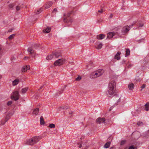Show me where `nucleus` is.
Masks as SVG:
<instances>
[{
	"mask_svg": "<svg viewBox=\"0 0 149 149\" xmlns=\"http://www.w3.org/2000/svg\"><path fill=\"white\" fill-rule=\"evenodd\" d=\"M116 87V83L115 81L114 80L111 81L109 85L108 93H107L108 96L111 97L115 95Z\"/></svg>",
	"mask_w": 149,
	"mask_h": 149,
	"instance_id": "nucleus-1",
	"label": "nucleus"
},
{
	"mask_svg": "<svg viewBox=\"0 0 149 149\" xmlns=\"http://www.w3.org/2000/svg\"><path fill=\"white\" fill-rule=\"evenodd\" d=\"M41 139L39 136L33 137L31 139L26 140L25 141V144L29 145H33L38 142Z\"/></svg>",
	"mask_w": 149,
	"mask_h": 149,
	"instance_id": "nucleus-2",
	"label": "nucleus"
},
{
	"mask_svg": "<svg viewBox=\"0 0 149 149\" xmlns=\"http://www.w3.org/2000/svg\"><path fill=\"white\" fill-rule=\"evenodd\" d=\"M104 72L103 70H98L95 72H92L90 75V77L91 78H94L99 77L103 74Z\"/></svg>",
	"mask_w": 149,
	"mask_h": 149,
	"instance_id": "nucleus-3",
	"label": "nucleus"
},
{
	"mask_svg": "<svg viewBox=\"0 0 149 149\" xmlns=\"http://www.w3.org/2000/svg\"><path fill=\"white\" fill-rule=\"evenodd\" d=\"M71 13H68L67 14H64L63 18L64 21L66 23H71L72 22V20L70 17Z\"/></svg>",
	"mask_w": 149,
	"mask_h": 149,
	"instance_id": "nucleus-4",
	"label": "nucleus"
},
{
	"mask_svg": "<svg viewBox=\"0 0 149 149\" xmlns=\"http://www.w3.org/2000/svg\"><path fill=\"white\" fill-rule=\"evenodd\" d=\"M65 59L64 58H62L55 61L54 63V65L55 66H60L65 62Z\"/></svg>",
	"mask_w": 149,
	"mask_h": 149,
	"instance_id": "nucleus-5",
	"label": "nucleus"
},
{
	"mask_svg": "<svg viewBox=\"0 0 149 149\" xmlns=\"http://www.w3.org/2000/svg\"><path fill=\"white\" fill-rule=\"evenodd\" d=\"M19 92L17 91H15L12 94L11 98L16 101L19 99Z\"/></svg>",
	"mask_w": 149,
	"mask_h": 149,
	"instance_id": "nucleus-6",
	"label": "nucleus"
},
{
	"mask_svg": "<svg viewBox=\"0 0 149 149\" xmlns=\"http://www.w3.org/2000/svg\"><path fill=\"white\" fill-rule=\"evenodd\" d=\"M96 122L97 123L99 124L101 123H107L109 122L108 120H105L104 118H99L96 120Z\"/></svg>",
	"mask_w": 149,
	"mask_h": 149,
	"instance_id": "nucleus-7",
	"label": "nucleus"
},
{
	"mask_svg": "<svg viewBox=\"0 0 149 149\" xmlns=\"http://www.w3.org/2000/svg\"><path fill=\"white\" fill-rule=\"evenodd\" d=\"M141 136L144 139H148L149 137V130L143 133Z\"/></svg>",
	"mask_w": 149,
	"mask_h": 149,
	"instance_id": "nucleus-8",
	"label": "nucleus"
},
{
	"mask_svg": "<svg viewBox=\"0 0 149 149\" xmlns=\"http://www.w3.org/2000/svg\"><path fill=\"white\" fill-rule=\"evenodd\" d=\"M116 34H118L117 33H115L113 32H110L107 34V38L110 39L113 37V36Z\"/></svg>",
	"mask_w": 149,
	"mask_h": 149,
	"instance_id": "nucleus-9",
	"label": "nucleus"
},
{
	"mask_svg": "<svg viewBox=\"0 0 149 149\" xmlns=\"http://www.w3.org/2000/svg\"><path fill=\"white\" fill-rule=\"evenodd\" d=\"M27 51L29 54L31 55L33 57L35 55V53L34 50L31 47H29Z\"/></svg>",
	"mask_w": 149,
	"mask_h": 149,
	"instance_id": "nucleus-10",
	"label": "nucleus"
},
{
	"mask_svg": "<svg viewBox=\"0 0 149 149\" xmlns=\"http://www.w3.org/2000/svg\"><path fill=\"white\" fill-rule=\"evenodd\" d=\"M14 110L12 111L11 112H9L5 118V122H7L8 120L10 117L14 114Z\"/></svg>",
	"mask_w": 149,
	"mask_h": 149,
	"instance_id": "nucleus-11",
	"label": "nucleus"
},
{
	"mask_svg": "<svg viewBox=\"0 0 149 149\" xmlns=\"http://www.w3.org/2000/svg\"><path fill=\"white\" fill-rule=\"evenodd\" d=\"M53 54L54 56V59L58 58L59 56H61V53L59 52H53Z\"/></svg>",
	"mask_w": 149,
	"mask_h": 149,
	"instance_id": "nucleus-12",
	"label": "nucleus"
},
{
	"mask_svg": "<svg viewBox=\"0 0 149 149\" xmlns=\"http://www.w3.org/2000/svg\"><path fill=\"white\" fill-rule=\"evenodd\" d=\"M129 28L130 27L128 26L124 27L122 29V31L123 32V33L127 32L129 30Z\"/></svg>",
	"mask_w": 149,
	"mask_h": 149,
	"instance_id": "nucleus-13",
	"label": "nucleus"
},
{
	"mask_svg": "<svg viewBox=\"0 0 149 149\" xmlns=\"http://www.w3.org/2000/svg\"><path fill=\"white\" fill-rule=\"evenodd\" d=\"M30 68V66H24L22 68V72H25Z\"/></svg>",
	"mask_w": 149,
	"mask_h": 149,
	"instance_id": "nucleus-14",
	"label": "nucleus"
},
{
	"mask_svg": "<svg viewBox=\"0 0 149 149\" xmlns=\"http://www.w3.org/2000/svg\"><path fill=\"white\" fill-rule=\"evenodd\" d=\"M52 2H48L45 5V7L46 9H48L52 6Z\"/></svg>",
	"mask_w": 149,
	"mask_h": 149,
	"instance_id": "nucleus-15",
	"label": "nucleus"
},
{
	"mask_svg": "<svg viewBox=\"0 0 149 149\" xmlns=\"http://www.w3.org/2000/svg\"><path fill=\"white\" fill-rule=\"evenodd\" d=\"M105 36L103 34H101L97 36V39L99 40H102L105 38Z\"/></svg>",
	"mask_w": 149,
	"mask_h": 149,
	"instance_id": "nucleus-16",
	"label": "nucleus"
},
{
	"mask_svg": "<svg viewBox=\"0 0 149 149\" xmlns=\"http://www.w3.org/2000/svg\"><path fill=\"white\" fill-rule=\"evenodd\" d=\"M52 58L54 59L53 53L52 54L48 55L46 58L47 60H51Z\"/></svg>",
	"mask_w": 149,
	"mask_h": 149,
	"instance_id": "nucleus-17",
	"label": "nucleus"
},
{
	"mask_svg": "<svg viewBox=\"0 0 149 149\" xmlns=\"http://www.w3.org/2000/svg\"><path fill=\"white\" fill-rule=\"evenodd\" d=\"M97 47H96V48L98 49H101L102 46V44L101 42H97Z\"/></svg>",
	"mask_w": 149,
	"mask_h": 149,
	"instance_id": "nucleus-18",
	"label": "nucleus"
},
{
	"mask_svg": "<svg viewBox=\"0 0 149 149\" xmlns=\"http://www.w3.org/2000/svg\"><path fill=\"white\" fill-rule=\"evenodd\" d=\"M39 111V109L38 108L34 109L33 111V114L36 115H37L38 114Z\"/></svg>",
	"mask_w": 149,
	"mask_h": 149,
	"instance_id": "nucleus-19",
	"label": "nucleus"
},
{
	"mask_svg": "<svg viewBox=\"0 0 149 149\" xmlns=\"http://www.w3.org/2000/svg\"><path fill=\"white\" fill-rule=\"evenodd\" d=\"M19 82V80L18 79H17L12 81L13 86H15Z\"/></svg>",
	"mask_w": 149,
	"mask_h": 149,
	"instance_id": "nucleus-20",
	"label": "nucleus"
},
{
	"mask_svg": "<svg viewBox=\"0 0 149 149\" xmlns=\"http://www.w3.org/2000/svg\"><path fill=\"white\" fill-rule=\"evenodd\" d=\"M134 85L132 83L129 84L128 85V88L130 90H132L134 88Z\"/></svg>",
	"mask_w": 149,
	"mask_h": 149,
	"instance_id": "nucleus-21",
	"label": "nucleus"
},
{
	"mask_svg": "<svg viewBox=\"0 0 149 149\" xmlns=\"http://www.w3.org/2000/svg\"><path fill=\"white\" fill-rule=\"evenodd\" d=\"M120 98L117 95H115L114 97V98L115 100L117 101V103H118L120 102Z\"/></svg>",
	"mask_w": 149,
	"mask_h": 149,
	"instance_id": "nucleus-22",
	"label": "nucleus"
},
{
	"mask_svg": "<svg viewBox=\"0 0 149 149\" xmlns=\"http://www.w3.org/2000/svg\"><path fill=\"white\" fill-rule=\"evenodd\" d=\"M50 27H47L45 29L43 30V31L44 33H48L50 31Z\"/></svg>",
	"mask_w": 149,
	"mask_h": 149,
	"instance_id": "nucleus-23",
	"label": "nucleus"
},
{
	"mask_svg": "<svg viewBox=\"0 0 149 149\" xmlns=\"http://www.w3.org/2000/svg\"><path fill=\"white\" fill-rule=\"evenodd\" d=\"M120 52H118L116 55L115 56V58L117 59V60H119L120 59Z\"/></svg>",
	"mask_w": 149,
	"mask_h": 149,
	"instance_id": "nucleus-24",
	"label": "nucleus"
},
{
	"mask_svg": "<svg viewBox=\"0 0 149 149\" xmlns=\"http://www.w3.org/2000/svg\"><path fill=\"white\" fill-rule=\"evenodd\" d=\"M69 108L67 106H64L62 107H60L58 109V111H61V109H62L63 110H66Z\"/></svg>",
	"mask_w": 149,
	"mask_h": 149,
	"instance_id": "nucleus-25",
	"label": "nucleus"
},
{
	"mask_svg": "<svg viewBox=\"0 0 149 149\" xmlns=\"http://www.w3.org/2000/svg\"><path fill=\"white\" fill-rule=\"evenodd\" d=\"M40 124L42 125H44L45 123L43 118L42 116H41L40 118Z\"/></svg>",
	"mask_w": 149,
	"mask_h": 149,
	"instance_id": "nucleus-26",
	"label": "nucleus"
},
{
	"mask_svg": "<svg viewBox=\"0 0 149 149\" xmlns=\"http://www.w3.org/2000/svg\"><path fill=\"white\" fill-rule=\"evenodd\" d=\"M125 149H137V148L133 145H132L129 146V148H126Z\"/></svg>",
	"mask_w": 149,
	"mask_h": 149,
	"instance_id": "nucleus-27",
	"label": "nucleus"
},
{
	"mask_svg": "<svg viewBox=\"0 0 149 149\" xmlns=\"http://www.w3.org/2000/svg\"><path fill=\"white\" fill-rule=\"evenodd\" d=\"M110 142H108L104 146V147L105 148H108L110 145Z\"/></svg>",
	"mask_w": 149,
	"mask_h": 149,
	"instance_id": "nucleus-28",
	"label": "nucleus"
},
{
	"mask_svg": "<svg viewBox=\"0 0 149 149\" xmlns=\"http://www.w3.org/2000/svg\"><path fill=\"white\" fill-rule=\"evenodd\" d=\"M126 50V54L125 55V56H127L129 55L130 54V51L129 49H125Z\"/></svg>",
	"mask_w": 149,
	"mask_h": 149,
	"instance_id": "nucleus-29",
	"label": "nucleus"
},
{
	"mask_svg": "<svg viewBox=\"0 0 149 149\" xmlns=\"http://www.w3.org/2000/svg\"><path fill=\"white\" fill-rule=\"evenodd\" d=\"M145 110L146 111H148L149 110L148 107L149 106V102H147L145 105Z\"/></svg>",
	"mask_w": 149,
	"mask_h": 149,
	"instance_id": "nucleus-30",
	"label": "nucleus"
},
{
	"mask_svg": "<svg viewBox=\"0 0 149 149\" xmlns=\"http://www.w3.org/2000/svg\"><path fill=\"white\" fill-rule=\"evenodd\" d=\"M28 88H25L22 89L21 90V93H26V91L28 90Z\"/></svg>",
	"mask_w": 149,
	"mask_h": 149,
	"instance_id": "nucleus-31",
	"label": "nucleus"
},
{
	"mask_svg": "<svg viewBox=\"0 0 149 149\" xmlns=\"http://www.w3.org/2000/svg\"><path fill=\"white\" fill-rule=\"evenodd\" d=\"M42 11V9L41 8H40L39 10H38L36 12V14H38L40 13Z\"/></svg>",
	"mask_w": 149,
	"mask_h": 149,
	"instance_id": "nucleus-32",
	"label": "nucleus"
},
{
	"mask_svg": "<svg viewBox=\"0 0 149 149\" xmlns=\"http://www.w3.org/2000/svg\"><path fill=\"white\" fill-rule=\"evenodd\" d=\"M49 127L51 128H53L55 127V125L54 124H53V123L50 124L49 125Z\"/></svg>",
	"mask_w": 149,
	"mask_h": 149,
	"instance_id": "nucleus-33",
	"label": "nucleus"
},
{
	"mask_svg": "<svg viewBox=\"0 0 149 149\" xmlns=\"http://www.w3.org/2000/svg\"><path fill=\"white\" fill-rule=\"evenodd\" d=\"M15 36V34H12L8 37V38L9 40H11L14 38Z\"/></svg>",
	"mask_w": 149,
	"mask_h": 149,
	"instance_id": "nucleus-34",
	"label": "nucleus"
},
{
	"mask_svg": "<svg viewBox=\"0 0 149 149\" xmlns=\"http://www.w3.org/2000/svg\"><path fill=\"white\" fill-rule=\"evenodd\" d=\"M3 52L2 47L0 45V58Z\"/></svg>",
	"mask_w": 149,
	"mask_h": 149,
	"instance_id": "nucleus-35",
	"label": "nucleus"
},
{
	"mask_svg": "<svg viewBox=\"0 0 149 149\" xmlns=\"http://www.w3.org/2000/svg\"><path fill=\"white\" fill-rule=\"evenodd\" d=\"M143 124V122L140 121L139 122L137 123V125L139 126H142Z\"/></svg>",
	"mask_w": 149,
	"mask_h": 149,
	"instance_id": "nucleus-36",
	"label": "nucleus"
},
{
	"mask_svg": "<svg viewBox=\"0 0 149 149\" xmlns=\"http://www.w3.org/2000/svg\"><path fill=\"white\" fill-rule=\"evenodd\" d=\"M22 8V7L21 6H20L19 5L16 6V10H17V11H18L20 10V9L21 8Z\"/></svg>",
	"mask_w": 149,
	"mask_h": 149,
	"instance_id": "nucleus-37",
	"label": "nucleus"
},
{
	"mask_svg": "<svg viewBox=\"0 0 149 149\" xmlns=\"http://www.w3.org/2000/svg\"><path fill=\"white\" fill-rule=\"evenodd\" d=\"M81 79V77L80 76H79L77 78H76L75 80L77 81H79Z\"/></svg>",
	"mask_w": 149,
	"mask_h": 149,
	"instance_id": "nucleus-38",
	"label": "nucleus"
},
{
	"mask_svg": "<svg viewBox=\"0 0 149 149\" xmlns=\"http://www.w3.org/2000/svg\"><path fill=\"white\" fill-rule=\"evenodd\" d=\"M126 141L125 140H123L120 143L121 145H123L125 143Z\"/></svg>",
	"mask_w": 149,
	"mask_h": 149,
	"instance_id": "nucleus-39",
	"label": "nucleus"
},
{
	"mask_svg": "<svg viewBox=\"0 0 149 149\" xmlns=\"http://www.w3.org/2000/svg\"><path fill=\"white\" fill-rule=\"evenodd\" d=\"M57 11V9L56 8H55L52 11L53 13H55Z\"/></svg>",
	"mask_w": 149,
	"mask_h": 149,
	"instance_id": "nucleus-40",
	"label": "nucleus"
},
{
	"mask_svg": "<svg viewBox=\"0 0 149 149\" xmlns=\"http://www.w3.org/2000/svg\"><path fill=\"white\" fill-rule=\"evenodd\" d=\"M5 119L4 121L3 120H2L1 121V124L2 125H3L6 122H5Z\"/></svg>",
	"mask_w": 149,
	"mask_h": 149,
	"instance_id": "nucleus-41",
	"label": "nucleus"
},
{
	"mask_svg": "<svg viewBox=\"0 0 149 149\" xmlns=\"http://www.w3.org/2000/svg\"><path fill=\"white\" fill-rule=\"evenodd\" d=\"M12 103V102L11 101H10L8 102L7 103V104L8 105H11Z\"/></svg>",
	"mask_w": 149,
	"mask_h": 149,
	"instance_id": "nucleus-42",
	"label": "nucleus"
},
{
	"mask_svg": "<svg viewBox=\"0 0 149 149\" xmlns=\"http://www.w3.org/2000/svg\"><path fill=\"white\" fill-rule=\"evenodd\" d=\"M14 6V5L13 4H10L9 5V6L10 8H13Z\"/></svg>",
	"mask_w": 149,
	"mask_h": 149,
	"instance_id": "nucleus-43",
	"label": "nucleus"
},
{
	"mask_svg": "<svg viewBox=\"0 0 149 149\" xmlns=\"http://www.w3.org/2000/svg\"><path fill=\"white\" fill-rule=\"evenodd\" d=\"M146 85L145 84H143L141 86V88L142 89L146 87Z\"/></svg>",
	"mask_w": 149,
	"mask_h": 149,
	"instance_id": "nucleus-44",
	"label": "nucleus"
},
{
	"mask_svg": "<svg viewBox=\"0 0 149 149\" xmlns=\"http://www.w3.org/2000/svg\"><path fill=\"white\" fill-rule=\"evenodd\" d=\"M102 19H100L99 20L97 21V22L98 23H99L101 22H102Z\"/></svg>",
	"mask_w": 149,
	"mask_h": 149,
	"instance_id": "nucleus-45",
	"label": "nucleus"
},
{
	"mask_svg": "<svg viewBox=\"0 0 149 149\" xmlns=\"http://www.w3.org/2000/svg\"><path fill=\"white\" fill-rule=\"evenodd\" d=\"M143 24H141L140 23L139 24V27H142L143 26Z\"/></svg>",
	"mask_w": 149,
	"mask_h": 149,
	"instance_id": "nucleus-46",
	"label": "nucleus"
},
{
	"mask_svg": "<svg viewBox=\"0 0 149 149\" xmlns=\"http://www.w3.org/2000/svg\"><path fill=\"white\" fill-rule=\"evenodd\" d=\"M98 12L100 13H102L103 12V9H101L100 10H99Z\"/></svg>",
	"mask_w": 149,
	"mask_h": 149,
	"instance_id": "nucleus-47",
	"label": "nucleus"
},
{
	"mask_svg": "<svg viewBox=\"0 0 149 149\" xmlns=\"http://www.w3.org/2000/svg\"><path fill=\"white\" fill-rule=\"evenodd\" d=\"M127 67H128V68H130V67H131L132 66V65L131 64H128L127 65Z\"/></svg>",
	"mask_w": 149,
	"mask_h": 149,
	"instance_id": "nucleus-48",
	"label": "nucleus"
},
{
	"mask_svg": "<svg viewBox=\"0 0 149 149\" xmlns=\"http://www.w3.org/2000/svg\"><path fill=\"white\" fill-rule=\"evenodd\" d=\"M34 46L35 47H37L38 46V45L37 44H35L34 45Z\"/></svg>",
	"mask_w": 149,
	"mask_h": 149,
	"instance_id": "nucleus-49",
	"label": "nucleus"
},
{
	"mask_svg": "<svg viewBox=\"0 0 149 149\" xmlns=\"http://www.w3.org/2000/svg\"><path fill=\"white\" fill-rule=\"evenodd\" d=\"M26 58H27L28 59V58H29V57H26H26H25V58H24V60H26Z\"/></svg>",
	"mask_w": 149,
	"mask_h": 149,
	"instance_id": "nucleus-50",
	"label": "nucleus"
},
{
	"mask_svg": "<svg viewBox=\"0 0 149 149\" xmlns=\"http://www.w3.org/2000/svg\"><path fill=\"white\" fill-rule=\"evenodd\" d=\"M113 15L112 14H111L110 16V17L111 18L113 17Z\"/></svg>",
	"mask_w": 149,
	"mask_h": 149,
	"instance_id": "nucleus-51",
	"label": "nucleus"
},
{
	"mask_svg": "<svg viewBox=\"0 0 149 149\" xmlns=\"http://www.w3.org/2000/svg\"><path fill=\"white\" fill-rule=\"evenodd\" d=\"M112 108H113V107H111L110 108L109 111H110L111 110V109H112Z\"/></svg>",
	"mask_w": 149,
	"mask_h": 149,
	"instance_id": "nucleus-52",
	"label": "nucleus"
},
{
	"mask_svg": "<svg viewBox=\"0 0 149 149\" xmlns=\"http://www.w3.org/2000/svg\"><path fill=\"white\" fill-rule=\"evenodd\" d=\"M2 109L0 107V112L2 111Z\"/></svg>",
	"mask_w": 149,
	"mask_h": 149,
	"instance_id": "nucleus-53",
	"label": "nucleus"
},
{
	"mask_svg": "<svg viewBox=\"0 0 149 149\" xmlns=\"http://www.w3.org/2000/svg\"><path fill=\"white\" fill-rule=\"evenodd\" d=\"M82 146L81 145H80L79 146V148H81Z\"/></svg>",
	"mask_w": 149,
	"mask_h": 149,
	"instance_id": "nucleus-54",
	"label": "nucleus"
},
{
	"mask_svg": "<svg viewBox=\"0 0 149 149\" xmlns=\"http://www.w3.org/2000/svg\"><path fill=\"white\" fill-rule=\"evenodd\" d=\"M69 114H72V111H71V112H69Z\"/></svg>",
	"mask_w": 149,
	"mask_h": 149,
	"instance_id": "nucleus-55",
	"label": "nucleus"
},
{
	"mask_svg": "<svg viewBox=\"0 0 149 149\" xmlns=\"http://www.w3.org/2000/svg\"><path fill=\"white\" fill-rule=\"evenodd\" d=\"M67 86H64V88L63 89V90Z\"/></svg>",
	"mask_w": 149,
	"mask_h": 149,
	"instance_id": "nucleus-56",
	"label": "nucleus"
},
{
	"mask_svg": "<svg viewBox=\"0 0 149 149\" xmlns=\"http://www.w3.org/2000/svg\"><path fill=\"white\" fill-rule=\"evenodd\" d=\"M43 87V86H41L40 88V89H42Z\"/></svg>",
	"mask_w": 149,
	"mask_h": 149,
	"instance_id": "nucleus-57",
	"label": "nucleus"
},
{
	"mask_svg": "<svg viewBox=\"0 0 149 149\" xmlns=\"http://www.w3.org/2000/svg\"><path fill=\"white\" fill-rule=\"evenodd\" d=\"M12 31V29H11V30H9V32H11Z\"/></svg>",
	"mask_w": 149,
	"mask_h": 149,
	"instance_id": "nucleus-58",
	"label": "nucleus"
},
{
	"mask_svg": "<svg viewBox=\"0 0 149 149\" xmlns=\"http://www.w3.org/2000/svg\"><path fill=\"white\" fill-rule=\"evenodd\" d=\"M143 40V39H141V40Z\"/></svg>",
	"mask_w": 149,
	"mask_h": 149,
	"instance_id": "nucleus-59",
	"label": "nucleus"
},
{
	"mask_svg": "<svg viewBox=\"0 0 149 149\" xmlns=\"http://www.w3.org/2000/svg\"><path fill=\"white\" fill-rule=\"evenodd\" d=\"M133 24H132V26H133Z\"/></svg>",
	"mask_w": 149,
	"mask_h": 149,
	"instance_id": "nucleus-60",
	"label": "nucleus"
},
{
	"mask_svg": "<svg viewBox=\"0 0 149 149\" xmlns=\"http://www.w3.org/2000/svg\"><path fill=\"white\" fill-rule=\"evenodd\" d=\"M148 56H149V55H148Z\"/></svg>",
	"mask_w": 149,
	"mask_h": 149,
	"instance_id": "nucleus-61",
	"label": "nucleus"
}]
</instances>
